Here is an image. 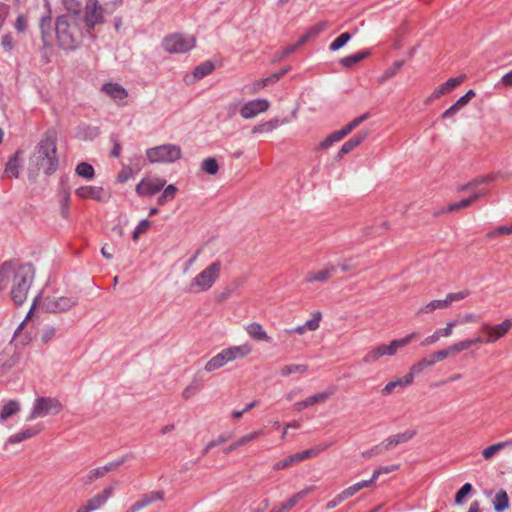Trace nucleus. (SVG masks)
I'll return each instance as SVG.
<instances>
[{"label":"nucleus","instance_id":"nucleus-24","mask_svg":"<svg viewBox=\"0 0 512 512\" xmlns=\"http://www.w3.org/2000/svg\"><path fill=\"white\" fill-rule=\"evenodd\" d=\"M368 131H361L346 141L337 153V158L342 159L344 155L356 149L368 137Z\"/></svg>","mask_w":512,"mask_h":512},{"label":"nucleus","instance_id":"nucleus-29","mask_svg":"<svg viewBox=\"0 0 512 512\" xmlns=\"http://www.w3.org/2000/svg\"><path fill=\"white\" fill-rule=\"evenodd\" d=\"M102 91L115 101H123L128 97L127 90L118 83H105L102 86Z\"/></svg>","mask_w":512,"mask_h":512},{"label":"nucleus","instance_id":"nucleus-64","mask_svg":"<svg viewBox=\"0 0 512 512\" xmlns=\"http://www.w3.org/2000/svg\"><path fill=\"white\" fill-rule=\"evenodd\" d=\"M1 46L7 52L13 50L14 47H15V41H14L13 36L11 34H9V33L5 34L4 36H2V38H1Z\"/></svg>","mask_w":512,"mask_h":512},{"label":"nucleus","instance_id":"nucleus-31","mask_svg":"<svg viewBox=\"0 0 512 512\" xmlns=\"http://www.w3.org/2000/svg\"><path fill=\"white\" fill-rule=\"evenodd\" d=\"M493 509L495 512H505L510 507V500L508 493L504 489L496 492L492 500Z\"/></svg>","mask_w":512,"mask_h":512},{"label":"nucleus","instance_id":"nucleus-22","mask_svg":"<svg viewBox=\"0 0 512 512\" xmlns=\"http://www.w3.org/2000/svg\"><path fill=\"white\" fill-rule=\"evenodd\" d=\"M246 334L254 341L270 343L272 338L264 327L258 322H251L245 326Z\"/></svg>","mask_w":512,"mask_h":512},{"label":"nucleus","instance_id":"nucleus-32","mask_svg":"<svg viewBox=\"0 0 512 512\" xmlns=\"http://www.w3.org/2000/svg\"><path fill=\"white\" fill-rule=\"evenodd\" d=\"M63 6L66 12L60 16H73L76 19H82L84 9L82 10L78 0H63Z\"/></svg>","mask_w":512,"mask_h":512},{"label":"nucleus","instance_id":"nucleus-41","mask_svg":"<svg viewBox=\"0 0 512 512\" xmlns=\"http://www.w3.org/2000/svg\"><path fill=\"white\" fill-rule=\"evenodd\" d=\"M445 304L446 303L444 302V299L432 300L429 303L425 304L424 306L420 307L416 314H431L437 309H446L448 307Z\"/></svg>","mask_w":512,"mask_h":512},{"label":"nucleus","instance_id":"nucleus-48","mask_svg":"<svg viewBox=\"0 0 512 512\" xmlns=\"http://www.w3.org/2000/svg\"><path fill=\"white\" fill-rule=\"evenodd\" d=\"M470 295L469 290H462L458 292H450L446 295L444 298L445 305L447 307H450L453 302H459L461 300H464Z\"/></svg>","mask_w":512,"mask_h":512},{"label":"nucleus","instance_id":"nucleus-44","mask_svg":"<svg viewBox=\"0 0 512 512\" xmlns=\"http://www.w3.org/2000/svg\"><path fill=\"white\" fill-rule=\"evenodd\" d=\"M275 83V77L268 76L266 78H262L254 81L248 86V91L250 94H256L266 86Z\"/></svg>","mask_w":512,"mask_h":512},{"label":"nucleus","instance_id":"nucleus-60","mask_svg":"<svg viewBox=\"0 0 512 512\" xmlns=\"http://www.w3.org/2000/svg\"><path fill=\"white\" fill-rule=\"evenodd\" d=\"M328 27V23L323 21V22H319L313 26H311L308 30H307V33L308 35L310 36V38H314L316 36H318L321 32H323L324 30H326Z\"/></svg>","mask_w":512,"mask_h":512},{"label":"nucleus","instance_id":"nucleus-26","mask_svg":"<svg viewBox=\"0 0 512 512\" xmlns=\"http://www.w3.org/2000/svg\"><path fill=\"white\" fill-rule=\"evenodd\" d=\"M474 90H468L465 95L460 97L453 105H451L446 111L443 112L442 118L448 119L453 117L456 113H458L462 108H464L469 101L475 97Z\"/></svg>","mask_w":512,"mask_h":512},{"label":"nucleus","instance_id":"nucleus-51","mask_svg":"<svg viewBox=\"0 0 512 512\" xmlns=\"http://www.w3.org/2000/svg\"><path fill=\"white\" fill-rule=\"evenodd\" d=\"M382 357L379 345L369 350L363 357L362 361L365 364H373Z\"/></svg>","mask_w":512,"mask_h":512},{"label":"nucleus","instance_id":"nucleus-1","mask_svg":"<svg viewBox=\"0 0 512 512\" xmlns=\"http://www.w3.org/2000/svg\"><path fill=\"white\" fill-rule=\"evenodd\" d=\"M104 22L102 6L97 0H87L82 19L58 16L55 33L59 46L65 50L76 49L85 38H94L93 30Z\"/></svg>","mask_w":512,"mask_h":512},{"label":"nucleus","instance_id":"nucleus-7","mask_svg":"<svg viewBox=\"0 0 512 512\" xmlns=\"http://www.w3.org/2000/svg\"><path fill=\"white\" fill-rule=\"evenodd\" d=\"M182 156L181 147L176 144H162L146 150V157L152 164L173 163Z\"/></svg>","mask_w":512,"mask_h":512},{"label":"nucleus","instance_id":"nucleus-4","mask_svg":"<svg viewBox=\"0 0 512 512\" xmlns=\"http://www.w3.org/2000/svg\"><path fill=\"white\" fill-rule=\"evenodd\" d=\"M13 426L17 430L4 442L3 448L5 450H9L15 444L37 436L44 429V426L40 422L35 421V418H18Z\"/></svg>","mask_w":512,"mask_h":512},{"label":"nucleus","instance_id":"nucleus-43","mask_svg":"<svg viewBox=\"0 0 512 512\" xmlns=\"http://www.w3.org/2000/svg\"><path fill=\"white\" fill-rule=\"evenodd\" d=\"M368 55H369L368 51H363V52L356 53L354 55L346 56L340 60V64L346 68H351L358 62L365 59Z\"/></svg>","mask_w":512,"mask_h":512},{"label":"nucleus","instance_id":"nucleus-42","mask_svg":"<svg viewBox=\"0 0 512 512\" xmlns=\"http://www.w3.org/2000/svg\"><path fill=\"white\" fill-rule=\"evenodd\" d=\"M58 328L55 325H44L39 331V338L42 343L48 344L52 341L57 334Z\"/></svg>","mask_w":512,"mask_h":512},{"label":"nucleus","instance_id":"nucleus-17","mask_svg":"<svg viewBox=\"0 0 512 512\" xmlns=\"http://www.w3.org/2000/svg\"><path fill=\"white\" fill-rule=\"evenodd\" d=\"M313 491V486L306 487L294 493L292 496H290L288 499L283 501L278 506L273 507L269 512H287L291 510L300 500H302L304 497H306L309 493Z\"/></svg>","mask_w":512,"mask_h":512},{"label":"nucleus","instance_id":"nucleus-46","mask_svg":"<svg viewBox=\"0 0 512 512\" xmlns=\"http://www.w3.org/2000/svg\"><path fill=\"white\" fill-rule=\"evenodd\" d=\"M202 389V383L200 379L194 378L183 390L182 396L185 399H189L195 396Z\"/></svg>","mask_w":512,"mask_h":512},{"label":"nucleus","instance_id":"nucleus-28","mask_svg":"<svg viewBox=\"0 0 512 512\" xmlns=\"http://www.w3.org/2000/svg\"><path fill=\"white\" fill-rule=\"evenodd\" d=\"M230 362L231 361L227 349L224 348L205 364L204 369L207 372H212L222 368L223 366Z\"/></svg>","mask_w":512,"mask_h":512},{"label":"nucleus","instance_id":"nucleus-59","mask_svg":"<svg viewBox=\"0 0 512 512\" xmlns=\"http://www.w3.org/2000/svg\"><path fill=\"white\" fill-rule=\"evenodd\" d=\"M448 91L445 89V87L441 84L438 87L434 89V91L425 99V104H430L434 100L440 98L441 96L447 94Z\"/></svg>","mask_w":512,"mask_h":512},{"label":"nucleus","instance_id":"nucleus-56","mask_svg":"<svg viewBox=\"0 0 512 512\" xmlns=\"http://www.w3.org/2000/svg\"><path fill=\"white\" fill-rule=\"evenodd\" d=\"M458 325V320L454 319L446 323V326L435 330L437 334L442 337H449L453 334L454 328Z\"/></svg>","mask_w":512,"mask_h":512},{"label":"nucleus","instance_id":"nucleus-55","mask_svg":"<svg viewBox=\"0 0 512 512\" xmlns=\"http://www.w3.org/2000/svg\"><path fill=\"white\" fill-rule=\"evenodd\" d=\"M270 506V500L268 498H261L259 500L254 501L250 505V512H264Z\"/></svg>","mask_w":512,"mask_h":512},{"label":"nucleus","instance_id":"nucleus-14","mask_svg":"<svg viewBox=\"0 0 512 512\" xmlns=\"http://www.w3.org/2000/svg\"><path fill=\"white\" fill-rule=\"evenodd\" d=\"M270 108L267 99H255L246 102L240 109V115L244 119H251L266 112Z\"/></svg>","mask_w":512,"mask_h":512},{"label":"nucleus","instance_id":"nucleus-36","mask_svg":"<svg viewBox=\"0 0 512 512\" xmlns=\"http://www.w3.org/2000/svg\"><path fill=\"white\" fill-rule=\"evenodd\" d=\"M345 137L346 136L344 135L341 129L334 131L331 134H329L325 139L318 143V145L316 146V150H327L333 144L341 141Z\"/></svg>","mask_w":512,"mask_h":512},{"label":"nucleus","instance_id":"nucleus-2","mask_svg":"<svg viewBox=\"0 0 512 512\" xmlns=\"http://www.w3.org/2000/svg\"><path fill=\"white\" fill-rule=\"evenodd\" d=\"M35 278L30 263L5 262L0 267V290L10 286V295L16 305L23 304Z\"/></svg>","mask_w":512,"mask_h":512},{"label":"nucleus","instance_id":"nucleus-6","mask_svg":"<svg viewBox=\"0 0 512 512\" xmlns=\"http://www.w3.org/2000/svg\"><path fill=\"white\" fill-rule=\"evenodd\" d=\"M512 329V318H505L500 323L489 324L487 322L482 323L480 327L481 334L475 336L478 345L482 344H494L504 338L510 333Z\"/></svg>","mask_w":512,"mask_h":512},{"label":"nucleus","instance_id":"nucleus-52","mask_svg":"<svg viewBox=\"0 0 512 512\" xmlns=\"http://www.w3.org/2000/svg\"><path fill=\"white\" fill-rule=\"evenodd\" d=\"M20 411V404L18 401L10 400L2 408L0 416H12Z\"/></svg>","mask_w":512,"mask_h":512},{"label":"nucleus","instance_id":"nucleus-57","mask_svg":"<svg viewBox=\"0 0 512 512\" xmlns=\"http://www.w3.org/2000/svg\"><path fill=\"white\" fill-rule=\"evenodd\" d=\"M151 227V222L149 220H142L138 225L137 227L135 228L134 232H133V235H132V238L134 241H137L139 239V236L141 234H144L146 233L149 228Z\"/></svg>","mask_w":512,"mask_h":512},{"label":"nucleus","instance_id":"nucleus-8","mask_svg":"<svg viewBox=\"0 0 512 512\" xmlns=\"http://www.w3.org/2000/svg\"><path fill=\"white\" fill-rule=\"evenodd\" d=\"M196 45V38L192 35L174 33L166 36L162 41V46L168 53H185L193 49Z\"/></svg>","mask_w":512,"mask_h":512},{"label":"nucleus","instance_id":"nucleus-11","mask_svg":"<svg viewBox=\"0 0 512 512\" xmlns=\"http://www.w3.org/2000/svg\"><path fill=\"white\" fill-rule=\"evenodd\" d=\"M63 405L53 397H39L34 401L32 415H57L62 413Z\"/></svg>","mask_w":512,"mask_h":512},{"label":"nucleus","instance_id":"nucleus-33","mask_svg":"<svg viewBox=\"0 0 512 512\" xmlns=\"http://www.w3.org/2000/svg\"><path fill=\"white\" fill-rule=\"evenodd\" d=\"M309 369L308 364H287L280 368L279 374L282 377H290L295 374L303 375Z\"/></svg>","mask_w":512,"mask_h":512},{"label":"nucleus","instance_id":"nucleus-30","mask_svg":"<svg viewBox=\"0 0 512 512\" xmlns=\"http://www.w3.org/2000/svg\"><path fill=\"white\" fill-rule=\"evenodd\" d=\"M413 378L409 373L404 375L403 377L396 378L393 381H390L385 385V387L382 389V394L389 395L391 394L396 388H404L413 383Z\"/></svg>","mask_w":512,"mask_h":512},{"label":"nucleus","instance_id":"nucleus-61","mask_svg":"<svg viewBox=\"0 0 512 512\" xmlns=\"http://www.w3.org/2000/svg\"><path fill=\"white\" fill-rule=\"evenodd\" d=\"M472 485L470 483H465L456 493L455 503L461 504L463 499L471 492Z\"/></svg>","mask_w":512,"mask_h":512},{"label":"nucleus","instance_id":"nucleus-9","mask_svg":"<svg viewBox=\"0 0 512 512\" xmlns=\"http://www.w3.org/2000/svg\"><path fill=\"white\" fill-rule=\"evenodd\" d=\"M325 448H326V446H316V447L289 455V456L285 457L284 459L275 462L272 466V469H273V471H281V470L288 469L299 462H302L309 458L318 456Z\"/></svg>","mask_w":512,"mask_h":512},{"label":"nucleus","instance_id":"nucleus-49","mask_svg":"<svg viewBox=\"0 0 512 512\" xmlns=\"http://www.w3.org/2000/svg\"><path fill=\"white\" fill-rule=\"evenodd\" d=\"M508 442H500L493 444L487 448H485L482 451V456L485 460H490L492 457H494L499 451L504 449L506 446H508Z\"/></svg>","mask_w":512,"mask_h":512},{"label":"nucleus","instance_id":"nucleus-18","mask_svg":"<svg viewBox=\"0 0 512 512\" xmlns=\"http://www.w3.org/2000/svg\"><path fill=\"white\" fill-rule=\"evenodd\" d=\"M380 475L381 471H374L371 479L363 480L347 487L341 493L338 494V501H344L355 495L360 490L373 485Z\"/></svg>","mask_w":512,"mask_h":512},{"label":"nucleus","instance_id":"nucleus-37","mask_svg":"<svg viewBox=\"0 0 512 512\" xmlns=\"http://www.w3.org/2000/svg\"><path fill=\"white\" fill-rule=\"evenodd\" d=\"M404 65L403 60H396L388 67L383 74L378 78L377 82L382 85L389 79L395 77Z\"/></svg>","mask_w":512,"mask_h":512},{"label":"nucleus","instance_id":"nucleus-21","mask_svg":"<svg viewBox=\"0 0 512 512\" xmlns=\"http://www.w3.org/2000/svg\"><path fill=\"white\" fill-rule=\"evenodd\" d=\"M75 194L81 199H92L96 201H105L107 193L102 187L82 186L76 189Z\"/></svg>","mask_w":512,"mask_h":512},{"label":"nucleus","instance_id":"nucleus-40","mask_svg":"<svg viewBox=\"0 0 512 512\" xmlns=\"http://www.w3.org/2000/svg\"><path fill=\"white\" fill-rule=\"evenodd\" d=\"M279 125H280V120L277 118H273L269 121H266V122L256 125L252 129V133L253 134H256V133L267 134V133H270L273 130H275L277 127H279Z\"/></svg>","mask_w":512,"mask_h":512},{"label":"nucleus","instance_id":"nucleus-39","mask_svg":"<svg viewBox=\"0 0 512 512\" xmlns=\"http://www.w3.org/2000/svg\"><path fill=\"white\" fill-rule=\"evenodd\" d=\"M477 345H478L477 339H476V337H473V338H469V339H465V340L453 343V344L449 345V348H450L451 354L453 356L458 353H461L462 351L469 349L472 346H477Z\"/></svg>","mask_w":512,"mask_h":512},{"label":"nucleus","instance_id":"nucleus-23","mask_svg":"<svg viewBox=\"0 0 512 512\" xmlns=\"http://www.w3.org/2000/svg\"><path fill=\"white\" fill-rule=\"evenodd\" d=\"M163 499V491H153L149 494L144 495L141 499L137 500L135 503L129 506L126 512H138L147 507L149 504L155 501H161Z\"/></svg>","mask_w":512,"mask_h":512},{"label":"nucleus","instance_id":"nucleus-34","mask_svg":"<svg viewBox=\"0 0 512 512\" xmlns=\"http://www.w3.org/2000/svg\"><path fill=\"white\" fill-rule=\"evenodd\" d=\"M415 434H416L415 429H408L403 433H398V434L392 435L386 440V447L390 448V447L405 443V442L409 441L410 439H412L415 436Z\"/></svg>","mask_w":512,"mask_h":512},{"label":"nucleus","instance_id":"nucleus-15","mask_svg":"<svg viewBox=\"0 0 512 512\" xmlns=\"http://www.w3.org/2000/svg\"><path fill=\"white\" fill-rule=\"evenodd\" d=\"M335 391V388H329L326 391L319 392L317 394L309 396L305 400L295 403L293 405L292 411L295 413H299L310 406L324 403L335 393Z\"/></svg>","mask_w":512,"mask_h":512},{"label":"nucleus","instance_id":"nucleus-5","mask_svg":"<svg viewBox=\"0 0 512 512\" xmlns=\"http://www.w3.org/2000/svg\"><path fill=\"white\" fill-rule=\"evenodd\" d=\"M221 270L222 263L219 260L210 263L191 279L188 291L198 294L210 290L219 279Z\"/></svg>","mask_w":512,"mask_h":512},{"label":"nucleus","instance_id":"nucleus-45","mask_svg":"<svg viewBox=\"0 0 512 512\" xmlns=\"http://www.w3.org/2000/svg\"><path fill=\"white\" fill-rule=\"evenodd\" d=\"M482 195H483L482 193H476V194L472 195L471 197L463 199L457 203L449 204L447 207V211L453 212V211H457V210L466 208V207L470 206L478 198H480Z\"/></svg>","mask_w":512,"mask_h":512},{"label":"nucleus","instance_id":"nucleus-38","mask_svg":"<svg viewBox=\"0 0 512 512\" xmlns=\"http://www.w3.org/2000/svg\"><path fill=\"white\" fill-rule=\"evenodd\" d=\"M21 151H16L6 164L5 172L12 177H19Z\"/></svg>","mask_w":512,"mask_h":512},{"label":"nucleus","instance_id":"nucleus-3","mask_svg":"<svg viewBox=\"0 0 512 512\" xmlns=\"http://www.w3.org/2000/svg\"><path fill=\"white\" fill-rule=\"evenodd\" d=\"M59 165L56 138L52 133H45L28 160V174L36 177L40 173L51 175Z\"/></svg>","mask_w":512,"mask_h":512},{"label":"nucleus","instance_id":"nucleus-47","mask_svg":"<svg viewBox=\"0 0 512 512\" xmlns=\"http://www.w3.org/2000/svg\"><path fill=\"white\" fill-rule=\"evenodd\" d=\"M214 64L210 61H206L200 65H198L194 71H193V75L196 79H202L204 78L205 76L209 75L210 73H212V71L214 70Z\"/></svg>","mask_w":512,"mask_h":512},{"label":"nucleus","instance_id":"nucleus-13","mask_svg":"<svg viewBox=\"0 0 512 512\" xmlns=\"http://www.w3.org/2000/svg\"><path fill=\"white\" fill-rule=\"evenodd\" d=\"M123 462H124V459L122 458L120 460L110 462L104 466H100V467L91 469L83 476L82 482L85 485H90L93 482L103 478L109 472L116 470Z\"/></svg>","mask_w":512,"mask_h":512},{"label":"nucleus","instance_id":"nucleus-16","mask_svg":"<svg viewBox=\"0 0 512 512\" xmlns=\"http://www.w3.org/2000/svg\"><path fill=\"white\" fill-rule=\"evenodd\" d=\"M116 485L117 483L105 487L102 491L88 499L84 505L89 509L90 512L102 508L106 504V502L112 497L116 489Z\"/></svg>","mask_w":512,"mask_h":512},{"label":"nucleus","instance_id":"nucleus-35","mask_svg":"<svg viewBox=\"0 0 512 512\" xmlns=\"http://www.w3.org/2000/svg\"><path fill=\"white\" fill-rule=\"evenodd\" d=\"M434 365H435V363H434L431 355H428V356L422 358L421 360H419L418 362L414 363L410 367V370L408 373L414 379L415 376L423 373L426 368L433 367Z\"/></svg>","mask_w":512,"mask_h":512},{"label":"nucleus","instance_id":"nucleus-58","mask_svg":"<svg viewBox=\"0 0 512 512\" xmlns=\"http://www.w3.org/2000/svg\"><path fill=\"white\" fill-rule=\"evenodd\" d=\"M492 180H493V176L480 177V178H477V179L467 183L466 185H463L462 187L459 188V191H467V190L472 189L482 183H487Z\"/></svg>","mask_w":512,"mask_h":512},{"label":"nucleus","instance_id":"nucleus-27","mask_svg":"<svg viewBox=\"0 0 512 512\" xmlns=\"http://www.w3.org/2000/svg\"><path fill=\"white\" fill-rule=\"evenodd\" d=\"M226 349L231 362L245 359L253 352V346L248 342L242 343L240 345L230 346Z\"/></svg>","mask_w":512,"mask_h":512},{"label":"nucleus","instance_id":"nucleus-54","mask_svg":"<svg viewBox=\"0 0 512 512\" xmlns=\"http://www.w3.org/2000/svg\"><path fill=\"white\" fill-rule=\"evenodd\" d=\"M202 169L210 175H215L219 169L216 159L212 157L206 158L202 162Z\"/></svg>","mask_w":512,"mask_h":512},{"label":"nucleus","instance_id":"nucleus-12","mask_svg":"<svg viewBox=\"0 0 512 512\" xmlns=\"http://www.w3.org/2000/svg\"><path fill=\"white\" fill-rule=\"evenodd\" d=\"M166 184L163 178H143L136 185V193L141 197L153 196L161 191Z\"/></svg>","mask_w":512,"mask_h":512},{"label":"nucleus","instance_id":"nucleus-10","mask_svg":"<svg viewBox=\"0 0 512 512\" xmlns=\"http://www.w3.org/2000/svg\"><path fill=\"white\" fill-rule=\"evenodd\" d=\"M77 304L75 297H68L59 294L47 296L44 299V308L51 313H63L71 310Z\"/></svg>","mask_w":512,"mask_h":512},{"label":"nucleus","instance_id":"nucleus-20","mask_svg":"<svg viewBox=\"0 0 512 512\" xmlns=\"http://www.w3.org/2000/svg\"><path fill=\"white\" fill-rule=\"evenodd\" d=\"M336 272V268L333 264L328 263L322 269L318 271H311L306 274L305 281L307 283L320 282L324 283L330 280Z\"/></svg>","mask_w":512,"mask_h":512},{"label":"nucleus","instance_id":"nucleus-19","mask_svg":"<svg viewBox=\"0 0 512 512\" xmlns=\"http://www.w3.org/2000/svg\"><path fill=\"white\" fill-rule=\"evenodd\" d=\"M416 332H412L401 339L392 340L389 344H380V350L383 356H394L398 349L407 346L415 337Z\"/></svg>","mask_w":512,"mask_h":512},{"label":"nucleus","instance_id":"nucleus-63","mask_svg":"<svg viewBox=\"0 0 512 512\" xmlns=\"http://www.w3.org/2000/svg\"><path fill=\"white\" fill-rule=\"evenodd\" d=\"M465 79V76L464 75H461L459 77H455V78H449L445 83H443L442 85L445 87V89L448 91V93L450 91H452L454 88H456L457 86H459Z\"/></svg>","mask_w":512,"mask_h":512},{"label":"nucleus","instance_id":"nucleus-62","mask_svg":"<svg viewBox=\"0 0 512 512\" xmlns=\"http://www.w3.org/2000/svg\"><path fill=\"white\" fill-rule=\"evenodd\" d=\"M434 363L443 361L444 359L448 358L449 356H452L449 346L445 349L435 351L430 354Z\"/></svg>","mask_w":512,"mask_h":512},{"label":"nucleus","instance_id":"nucleus-25","mask_svg":"<svg viewBox=\"0 0 512 512\" xmlns=\"http://www.w3.org/2000/svg\"><path fill=\"white\" fill-rule=\"evenodd\" d=\"M322 318V314L320 311H315L312 314V319L306 321L303 325H299L295 328L286 330L287 333L293 334L296 333L298 335H303L307 331H316L320 326V321Z\"/></svg>","mask_w":512,"mask_h":512},{"label":"nucleus","instance_id":"nucleus-53","mask_svg":"<svg viewBox=\"0 0 512 512\" xmlns=\"http://www.w3.org/2000/svg\"><path fill=\"white\" fill-rule=\"evenodd\" d=\"M350 39L351 35L349 33H342L330 44L329 49L331 51H337L342 48Z\"/></svg>","mask_w":512,"mask_h":512},{"label":"nucleus","instance_id":"nucleus-50","mask_svg":"<svg viewBox=\"0 0 512 512\" xmlns=\"http://www.w3.org/2000/svg\"><path fill=\"white\" fill-rule=\"evenodd\" d=\"M75 171L79 176H81L85 179H92L95 175V171H94V168L92 167V165H90L89 163H86V162L79 163L76 166Z\"/></svg>","mask_w":512,"mask_h":512}]
</instances>
